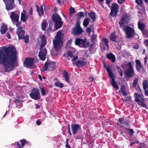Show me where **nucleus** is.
<instances>
[{
    "mask_svg": "<svg viewBox=\"0 0 148 148\" xmlns=\"http://www.w3.org/2000/svg\"><path fill=\"white\" fill-rule=\"evenodd\" d=\"M55 63L52 61H47L44 64V70L45 71H52L55 68Z\"/></svg>",
    "mask_w": 148,
    "mask_h": 148,
    "instance_id": "7",
    "label": "nucleus"
},
{
    "mask_svg": "<svg viewBox=\"0 0 148 148\" xmlns=\"http://www.w3.org/2000/svg\"><path fill=\"white\" fill-rule=\"evenodd\" d=\"M144 43L146 46H148V39H146L144 40Z\"/></svg>",
    "mask_w": 148,
    "mask_h": 148,
    "instance_id": "56",
    "label": "nucleus"
},
{
    "mask_svg": "<svg viewBox=\"0 0 148 148\" xmlns=\"http://www.w3.org/2000/svg\"><path fill=\"white\" fill-rule=\"evenodd\" d=\"M63 24V22L62 21V20L55 22L54 27L55 30H57L62 27Z\"/></svg>",
    "mask_w": 148,
    "mask_h": 148,
    "instance_id": "23",
    "label": "nucleus"
},
{
    "mask_svg": "<svg viewBox=\"0 0 148 148\" xmlns=\"http://www.w3.org/2000/svg\"><path fill=\"white\" fill-rule=\"evenodd\" d=\"M30 97L35 100H38L40 98L39 90L37 88H33L29 94Z\"/></svg>",
    "mask_w": 148,
    "mask_h": 148,
    "instance_id": "5",
    "label": "nucleus"
},
{
    "mask_svg": "<svg viewBox=\"0 0 148 148\" xmlns=\"http://www.w3.org/2000/svg\"><path fill=\"white\" fill-rule=\"evenodd\" d=\"M22 101L18 99H16L15 101V104L17 106H20L22 104Z\"/></svg>",
    "mask_w": 148,
    "mask_h": 148,
    "instance_id": "41",
    "label": "nucleus"
},
{
    "mask_svg": "<svg viewBox=\"0 0 148 148\" xmlns=\"http://www.w3.org/2000/svg\"><path fill=\"white\" fill-rule=\"evenodd\" d=\"M112 0H106V3L108 5H109L110 3L112 1Z\"/></svg>",
    "mask_w": 148,
    "mask_h": 148,
    "instance_id": "59",
    "label": "nucleus"
},
{
    "mask_svg": "<svg viewBox=\"0 0 148 148\" xmlns=\"http://www.w3.org/2000/svg\"><path fill=\"white\" fill-rule=\"evenodd\" d=\"M67 53L68 55L71 58H73L74 57L73 53L70 51H67Z\"/></svg>",
    "mask_w": 148,
    "mask_h": 148,
    "instance_id": "48",
    "label": "nucleus"
},
{
    "mask_svg": "<svg viewBox=\"0 0 148 148\" xmlns=\"http://www.w3.org/2000/svg\"><path fill=\"white\" fill-rule=\"evenodd\" d=\"M138 81V79L137 78L133 80V82L132 83V87L133 88H135L137 86Z\"/></svg>",
    "mask_w": 148,
    "mask_h": 148,
    "instance_id": "40",
    "label": "nucleus"
},
{
    "mask_svg": "<svg viewBox=\"0 0 148 148\" xmlns=\"http://www.w3.org/2000/svg\"><path fill=\"white\" fill-rule=\"evenodd\" d=\"M71 60V61H75L78 59V56H74V57Z\"/></svg>",
    "mask_w": 148,
    "mask_h": 148,
    "instance_id": "51",
    "label": "nucleus"
},
{
    "mask_svg": "<svg viewBox=\"0 0 148 148\" xmlns=\"http://www.w3.org/2000/svg\"><path fill=\"white\" fill-rule=\"evenodd\" d=\"M16 33L18 34V39H24V42L25 43L28 42L29 36L28 35H24L25 31L23 30L22 27L20 26L17 28Z\"/></svg>",
    "mask_w": 148,
    "mask_h": 148,
    "instance_id": "2",
    "label": "nucleus"
},
{
    "mask_svg": "<svg viewBox=\"0 0 148 148\" xmlns=\"http://www.w3.org/2000/svg\"><path fill=\"white\" fill-rule=\"evenodd\" d=\"M73 34L75 35L81 34L83 32L82 28L79 23H77L75 25V27L72 29Z\"/></svg>",
    "mask_w": 148,
    "mask_h": 148,
    "instance_id": "14",
    "label": "nucleus"
},
{
    "mask_svg": "<svg viewBox=\"0 0 148 148\" xmlns=\"http://www.w3.org/2000/svg\"><path fill=\"white\" fill-rule=\"evenodd\" d=\"M85 59H84L85 60ZM87 60L85 61L84 60H77L75 63V64L77 67H82L85 66L87 64Z\"/></svg>",
    "mask_w": 148,
    "mask_h": 148,
    "instance_id": "18",
    "label": "nucleus"
},
{
    "mask_svg": "<svg viewBox=\"0 0 148 148\" xmlns=\"http://www.w3.org/2000/svg\"><path fill=\"white\" fill-rule=\"evenodd\" d=\"M65 147L66 148H71L70 146L69 145V144H66Z\"/></svg>",
    "mask_w": 148,
    "mask_h": 148,
    "instance_id": "64",
    "label": "nucleus"
},
{
    "mask_svg": "<svg viewBox=\"0 0 148 148\" xmlns=\"http://www.w3.org/2000/svg\"><path fill=\"white\" fill-rule=\"evenodd\" d=\"M7 30V26L5 24H3L1 26L0 30L1 34H3L5 33Z\"/></svg>",
    "mask_w": 148,
    "mask_h": 148,
    "instance_id": "28",
    "label": "nucleus"
},
{
    "mask_svg": "<svg viewBox=\"0 0 148 148\" xmlns=\"http://www.w3.org/2000/svg\"><path fill=\"white\" fill-rule=\"evenodd\" d=\"M136 1L137 3L140 5L143 3L142 0H136Z\"/></svg>",
    "mask_w": 148,
    "mask_h": 148,
    "instance_id": "49",
    "label": "nucleus"
},
{
    "mask_svg": "<svg viewBox=\"0 0 148 148\" xmlns=\"http://www.w3.org/2000/svg\"><path fill=\"white\" fill-rule=\"evenodd\" d=\"M138 27L141 31L143 30L145 28V25L144 23H142L140 22H138Z\"/></svg>",
    "mask_w": 148,
    "mask_h": 148,
    "instance_id": "36",
    "label": "nucleus"
},
{
    "mask_svg": "<svg viewBox=\"0 0 148 148\" xmlns=\"http://www.w3.org/2000/svg\"><path fill=\"white\" fill-rule=\"evenodd\" d=\"M78 18H80L83 17L84 15V13L82 12H80L77 14Z\"/></svg>",
    "mask_w": 148,
    "mask_h": 148,
    "instance_id": "46",
    "label": "nucleus"
},
{
    "mask_svg": "<svg viewBox=\"0 0 148 148\" xmlns=\"http://www.w3.org/2000/svg\"><path fill=\"white\" fill-rule=\"evenodd\" d=\"M89 79L92 82L93 81V80L94 79V78L92 76L90 77H89Z\"/></svg>",
    "mask_w": 148,
    "mask_h": 148,
    "instance_id": "62",
    "label": "nucleus"
},
{
    "mask_svg": "<svg viewBox=\"0 0 148 148\" xmlns=\"http://www.w3.org/2000/svg\"><path fill=\"white\" fill-rule=\"evenodd\" d=\"M40 39L41 44L40 47L41 48H44L47 43V39L44 35H42Z\"/></svg>",
    "mask_w": 148,
    "mask_h": 148,
    "instance_id": "19",
    "label": "nucleus"
},
{
    "mask_svg": "<svg viewBox=\"0 0 148 148\" xmlns=\"http://www.w3.org/2000/svg\"><path fill=\"white\" fill-rule=\"evenodd\" d=\"M27 16H26V14L25 10H23V12L21 13V20L23 22H25L27 18Z\"/></svg>",
    "mask_w": 148,
    "mask_h": 148,
    "instance_id": "26",
    "label": "nucleus"
},
{
    "mask_svg": "<svg viewBox=\"0 0 148 148\" xmlns=\"http://www.w3.org/2000/svg\"><path fill=\"white\" fill-rule=\"evenodd\" d=\"M89 16L91 18L93 22H95L96 19V16L95 13L92 12H91L88 13Z\"/></svg>",
    "mask_w": 148,
    "mask_h": 148,
    "instance_id": "31",
    "label": "nucleus"
},
{
    "mask_svg": "<svg viewBox=\"0 0 148 148\" xmlns=\"http://www.w3.org/2000/svg\"><path fill=\"white\" fill-rule=\"evenodd\" d=\"M53 26L52 22L51 21L49 22V28L47 29V32L48 33H49L51 30V29Z\"/></svg>",
    "mask_w": 148,
    "mask_h": 148,
    "instance_id": "38",
    "label": "nucleus"
},
{
    "mask_svg": "<svg viewBox=\"0 0 148 148\" xmlns=\"http://www.w3.org/2000/svg\"><path fill=\"white\" fill-rule=\"evenodd\" d=\"M20 13L19 10L11 12L10 18L14 23V21L18 22L19 21Z\"/></svg>",
    "mask_w": 148,
    "mask_h": 148,
    "instance_id": "12",
    "label": "nucleus"
},
{
    "mask_svg": "<svg viewBox=\"0 0 148 148\" xmlns=\"http://www.w3.org/2000/svg\"><path fill=\"white\" fill-rule=\"evenodd\" d=\"M106 70L108 72L109 76L110 77L112 80L111 84L113 87L118 89L119 88L118 85L116 83V82L114 78V75L112 72L111 71V67L109 65L106 67Z\"/></svg>",
    "mask_w": 148,
    "mask_h": 148,
    "instance_id": "3",
    "label": "nucleus"
},
{
    "mask_svg": "<svg viewBox=\"0 0 148 148\" xmlns=\"http://www.w3.org/2000/svg\"><path fill=\"white\" fill-rule=\"evenodd\" d=\"M3 1L5 3L6 9L7 10H10L15 7L14 0H3Z\"/></svg>",
    "mask_w": 148,
    "mask_h": 148,
    "instance_id": "10",
    "label": "nucleus"
},
{
    "mask_svg": "<svg viewBox=\"0 0 148 148\" xmlns=\"http://www.w3.org/2000/svg\"><path fill=\"white\" fill-rule=\"evenodd\" d=\"M143 88L144 90H146L148 87V81L147 80L143 81Z\"/></svg>",
    "mask_w": 148,
    "mask_h": 148,
    "instance_id": "37",
    "label": "nucleus"
},
{
    "mask_svg": "<svg viewBox=\"0 0 148 148\" xmlns=\"http://www.w3.org/2000/svg\"><path fill=\"white\" fill-rule=\"evenodd\" d=\"M118 122L121 125H124L127 126H129L130 123L129 121L128 120H125L123 117L119 118V119Z\"/></svg>",
    "mask_w": 148,
    "mask_h": 148,
    "instance_id": "22",
    "label": "nucleus"
},
{
    "mask_svg": "<svg viewBox=\"0 0 148 148\" xmlns=\"http://www.w3.org/2000/svg\"><path fill=\"white\" fill-rule=\"evenodd\" d=\"M90 21V19L89 18H85L83 22L84 26L85 27H87L89 24Z\"/></svg>",
    "mask_w": 148,
    "mask_h": 148,
    "instance_id": "29",
    "label": "nucleus"
},
{
    "mask_svg": "<svg viewBox=\"0 0 148 148\" xmlns=\"http://www.w3.org/2000/svg\"><path fill=\"white\" fill-rule=\"evenodd\" d=\"M126 129L130 132L129 134L131 136H132L134 133V131L132 129H129L127 127L126 128Z\"/></svg>",
    "mask_w": 148,
    "mask_h": 148,
    "instance_id": "43",
    "label": "nucleus"
},
{
    "mask_svg": "<svg viewBox=\"0 0 148 148\" xmlns=\"http://www.w3.org/2000/svg\"><path fill=\"white\" fill-rule=\"evenodd\" d=\"M123 101H125L126 102H128L129 103V102H130L132 100L131 97H126L125 99H122Z\"/></svg>",
    "mask_w": 148,
    "mask_h": 148,
    "instance_id": "42",
    "label": "nucleus"
},
{
    "mask_svg": "<svg viewBox=\"0 0 148 148\" xmlns=\"http://www.w3.org/2000/svg\"><path fill=\"white\" fill-rule=\"evenodd\" d=\"M134 96L135 97V101L137 102L138 104L141 105L143 107L145 106L144 102V99L140 94L136 93Z\"/></svg>",
    "mask_w": 148,
    "mask_h": 148,
    "instance_id": "13",
    "label": "nucleus"
},
{
    "mask_svg": "<svg viewBox=\"0 0 148 148\" xmlns=\"http://www.w3.org/2000/svg\"><path fill=\"white\" fill-rule=\"evenodd\" d=\"M129 20V18L127 16L124 15L123 16L121 19V21L119 22L120 27H122L128 23Z\"/></svg>",
    "mask_w": 148,
    "mask_h": 148,
    "instance_id": "17",
    "label": "nucleus"
},
{
    "mask_svg": "<svg viewBox=\"0 0 148 148\" xmlns=\"http://www.w3.org/2000/svg\"><path fill=\"white\" fill-rule=\"evenodd\" d=\"M36 124L38 125H40L41 123V122L40 121V120H38L36 121Z\"/></svg>",
    "mask_w": 148,
    "mask_h": 148,
    "instance_id": "61",
    "label": "nucleus"
},
{
    "mask_svg": "<svg viewBox=\"0 0 148 148\" xmlns=\"http://www.w3.org/2000/svg\"><path fill=\"white\" fill-rule=\"evenodd\" d=\"M36 10L38 13L39 15L40 16H41L44 14V12L43 10H40V8L37 5H36Z\"/></svg>",
    "mask_w": 148,
    "mask_h": 148,
    "instance_id": "33",
    "label": "nucleus"
},
{
    "mask_svg": "<svg viewBox=\"0 0 148 148\" xmlns=\"http://www.w3.org/2000/svg\"><path fill=\"white\" fill-rule=\"evenodd\" d=\"M103 45V49L104 50H106L109 48L108 45V39L106 38H104L102 40Z\"/></svg>",
    "mask_w": 148,
    "mask_h": 148,
    "instance_id": "21",
    "label": "nucleus"
},
{
    "mask_svg": "<svg viewBox=\"0 0 148 148\" xmlns=\"http://www.w3.org/2000/svg\"><path fill=\"white\" fill-rule=\"evenodd\" d=\"M6 36L8 37V38L9 39H10L11 38V36L10 34L8 32L6 33Z\"/></svg>",
    "mask_w": 148,
    "mask_h": 148,
    "instance_id": "57",
    "label": "nucleus"
},
{
    "mask_svg": "<svg viewBox=\"0 0 148 148\" xmlns=\"http://www.w3.org/2000/svg\"><path fill=\"white\" fill-rule=\"evenodd\" d=\"M55 84L56 86L60 88H62L64 87V84L58 81L55 82Z\"/></svg>",
    "mask_w": 148,
    "mask_h": 148,
    "instance_id": "39",
    "label": "nucleus"
},
{
    "mask_svg": "<svg viewBox=\"0 0 148 148\" xmlns=\"http://www.w3.org/2000/svg\"><path fill=\"white\" fill-rule=\"evenodd\" d=\"M116 37L117 36L116 35L115 33L114 32H113L111 34L110 39L112 41L118 42V41H116Z\"/></svg>",
    "mask_w": 148,
    "mask_h": 148,
    "instance_id": "35",
    "label": "nucleus"
},
{
    "mask_svg": "<svg viewBox=\"0 0 148 148\" xmlns=\"http://www.w3.org/2000/svg\"><path fill=\"white\" fill-rule=\"evenodd\" d=\"M139 48V45L138 44L133 46V48L136 49H138Z\"/></svg>",
    "mask_w": 148,
    "mask_h": 148,
    "instance_id": "60",
    "label": "nucleus"
},
{
    "mask_svg": "<svg viewBox=\"0 0 148 148\" xmlns=\"http://www.w3.org/2000/svg\"><path fill=\"white\" fill-rule=\"evenodd\" d=\"M107 58L110 61L113 63L115 62L116 58L115 56L112 53L107 54L106 56Z\"/></svg>",
    "mask_w": 148,
    "mask_h": 148,
    "instance_id": "24",
    "label": "nucleus"
},
{
    "mask_svg": "<svg viewBox=\"0 0 148 148\" xmlns=\"http://www.w3.org/2000/svg\"><path fill=\"white\" fill-rule=\"evenodd\" d=\"M119 6L116 3H113L112 6L110 7L111 11L110 15L112 17H116L117 16V13L118 12Z\"/></svg>",
    "mask_w": 148,
    "mask_h": 148,
    "instance_id": "8",
    "label": "nucleus"
},
{
    "mask_svg": "<svg viewBox=\"0 0 148 148\" xmlns=\"http://www.w3.org/2000/svg\"><path fill=\"white\" fill-rule=\"evenodd\" d=\"M143 32V35L145 36V37H148V32L147 30H145V29L141 31Z\"/></svg>",
    "mask_w": 148,
    "mask_h": 148,
    "instance_id": "44",
    "label": "nucleus"
},
{
    "mask_svg": "<svg viewBox=\"0 0 148 148\" xmlns=\"http://www.w3.org/2000/svg\"><path fill=\"white\" fill-rule=\"evenodd\" d=\"M62 32L61 31H58L55 36L54 40H53V44L55 49L58 51L63 45V42L61 39Z\"/></svg>",
    "mask_w": 148,
    "mask_h": 148,
    "instance_id": "1",
    "label": "nucleus"
},
{
    "mask_svg": "<svg viewBox=\"0 0 148 148\" xmlns=\"http://www.w3.org/2000/svg\"><path fill=\"white\" fill-rule=\"evenodd\" d=\"M34 58H27L24 61L23 64L25 67H29L32 66L33 64Z\"/></svg>",
    "mask_w": 148,
    "mask_h": 148,
    "instance_id": "15",
    "label": "nucleus"
},
{
    "mask_svg": "<svg viewBox=\"0 0 148 148\" xmlns=\"http://www.w3.org/2000/svg\"><path fill=\"white\" fill-rule=\"evenodd\" d=\"M97 37V35H93L92 36L91 38V40L92 41H94L95 40L96 38Z\"/></svg>",
    "mask_w": 148,
    "mask_h": 148,
    "instance_id": "52",
    "label": "nucleus"
},
{
    "mask_svg": "<svg viewBox=\"0 0 148 148\" xmlns=\"http://www.w3.org/2000/svg\"><path fill=\"white\" fill-rule=\"evenodd\" d=\"M16 22V26L18 28L19 27V26L21 25V22H19L18 21V22Z\"/></svg>",
    "mask_w": 148,
    "mask_h": 148,
    "instance_id": "58",
    "label": "nucleus"
},
{
    "mask_svg": "<svg viewBox=\"0 0 148 148\" xmlns=\"http://www.w3.org/2000/svg\"><path fill=\"white\" fill-rule=\"evenodd\" d=\"M86 32L87 33H88L89 34H90L91 32V27H90V26L86 28Z\"/></svg>",
    "mask_w": 148,
    "mask_h": 148,
    "instance_id": "50",
    "label": "nucleus"
},
{
    "mask_svg": "<svg viewBox=\"0 0 148 148\" xmlns=\"http://www.w3.org/2000/svg\"><path fill=\"white\" fill-rule=\"evenodd\" d=\"M71 127L72 133L74 135L77 133L81 129L80 125L78 124H72Z\"/></svg>",
    "mask_w": 148,
    "mask_h": 148,
    "instance_id": "16",
    "label": "nucleus"
},
{
    "mask_svg": "<svg viewBox=\"0 0 148 148\" xmlns=\"http://www.w3.org/2000/svg\"><path fill=\"white\" fill-rule=\"evenodd\" d=\"M70 11L71 13H74L75 12V9L72 8V7H71L70 8Z\"/></svg>",
    "mask_w": 148,
    "mask_h": 148,
    "instance_id": "53",
    "label": "nucleus"
},
{
    "mask_svg": "<svg viewBox=\"0 0 148 148\" xmlns=\"http://www.w3.org/2000/svg\"><path fill=\"white\" fill-rule=\"evenodd\" d=\"M20 141L21 144V145L19 142H18L17 143V146L20 148H23V147L24 146L25 144L26 145H30V143L24 139H22Z\"/></svg>",
    "mask_w": 148,
    "mask_h": 148,
    "instance_id": "20",
    "label": "nucleus"
},
{
    "mask_svg": "<svg viewBox=\"0 0 148 148\" xmlns=\"http://www.w3.org/2000/svg\"><path fill=\"white\" fill-rule=\"evenodd\" d=\"M40 89L41 93V95L42 96H44L46 95V91L43 87H40Z\"/></svg>",
    "mask_w": 148,
    "mask_h": 148,
    "instance_id": "45",
    "label": "nucleus"
},
{
    "mask_svg": "<svg viewBox=\"0 0 148 148\" xmlns=\"http://www.w3.org/2000/svg\"><path fill=\"white\" fill-rule=\"evenodd\" d=\"M47 54V51L46 48H41L40 47V51L38 53V57L40 59L44 61L45 60L46 56Z\"/></svg>",
    "mask_w": 148,
    "mask_h": 148,
    "instance_id": "11",
    "label": "nucleus"
},
{
    "mask_svg": "<svg viewBox=\"0 0 148 148\" xmlns=\"http://www.w3.org/2000/svg\"><path fill=\"white\" fill-rule=\"evenodd\" d=\"M120 91L123 94V95L126 96L127 95V93L126 91L125 88L124 86H121Z\"/></svg>",
    "mask_w": 148,
    "mask_h": 148,
    "instance_id": "34",
    "label": "nucleus"
},
{
    "mask_svg": "<svg viewBox=\"0 0 148 148\" xmlns=\"http://www.w3.org/2000/svg\"><path fill=\"white\" fill-rule=\"evenodd\" d=\"M52 18L53 21L54 22L62 20L61 18L57 13L53 14Z\"/></svg>",
    "mask_w": 148,
    "mask_h": 148,
    "instance_id": "25",
    "label": "nucleus"
},
{
    "mask_svg": "<svg viewBox=\"0 0 148 148\" xmlns=\"http://www.w3.org/2000/svg\"><path fill=\"white\" fill-rule=\"evenodd\" d=\"M147 56H146L144 58V63L145 65L147 63Z\"/></svg>",
    "mask_w": 148,
    "mask_h": 148,
    "instance_id": "54",
    "label": "nucleus"
},
{
    "mask_svg": "<svg viewBox=\"0 0 148 148\" xmlns=\"http://www.w3.org/2000/svg\"><path fill=\"white\" fill-rule=\"evenodd\" d=\"M136 67L137 70L139 71L142 67V65L140 61L138 60H135Z\"/></svg>",
    "mask_w": 148,
    "mask_h": 148,
    "instance_id": "27",
    "label": "nucleus"
},
{
    "mask_svg": "<svg viewBox=\"0 0 148 148\" xmlns=\"http://www.w3.org/2000/svg\"><path fill=\"white\" fill-rule=\"evenodd\" d=\"M125 1V0H117L118 3L120 4H122Z\"/></svg>",
    "mask_w": 148,
    "mask_h": 148,
    "instance_id": "55",
    "label": "nucleus"
},
{
    "mask_svg": "<svg viewBox=\"0 0 148 148\" xmlns=\"http://www.w3.org/2000/svg\"><path fill=\"white\" fill-rule=\"evenodd\" d=\"M87 40L86 38L81 39L77 38L75 40V43L76 45L80 46L84 48H87L89 45V43L86 42Z\"/></svg>",
    "mask_w": 148,
    "mask_h": 148,
    "instance_id": "6",
    "label": "nucleus"
},
{
    "mask_svg": "<svg viewBox=\"0 0 148 148\" xmlns=\"http://www.w3.org/2000/svg\"><path fill=\"white\" fill-rule=\"evenodd\" d=\"M72 41L71 40H68L66 43L67 45L70 44L71 43Z\"/></svg>",
    "mask_w": 148,
    "mask_h": 148,
    "instance_id": "63",
    "label": "nucleus"
},
{
    "mask_svg": "<svg viewBox=\"0 0 148 148\" xmlns=\"http://www.w3.org/2000/svg\"><path fill=\"white\" fill-rule=\"evenodd\" d=\"M63 74L65 77L66 82H69V77L68 73L66 71H64L63 73Z\"/></svg>",
    "mask_w": 148,
    "mask_h": 148,
    "instance_id": "32",
    "label": "nucleus"
},
{
    "mask_svg": "<svg viewBox=\"0 0 148 148\" xmlns=\"http://www.w3.org/2000/svg\"><path fill=\"white\" fill-rule=\"evenodd\" d=\"M47 23L46 20H43L41 24V29L43 31L45 30Z\"/></svg>",
    "mask_w": 148,
    "mask_h": 148,
    "instance_id": "30",
    "label": "nucleus"
},
{
    "mask_svg": "<svg viewBox=\"0 0 148 148\" xmlns=\"http://www.w3.org/2000/svg\"><path fill=\"white\" fill-rule=\"evenodd\" d=\"M127 66H129V68L126 69L124 71L125 74L128 77H134L135 73L131 62H129L127 64Z\"/></svg>",
    "mask_w": 148,
    "mask_h": 148,
    "instance_id": "4",
    "label": "nucleus"
},
{
    "mask_svg": "<svg viewBox=\"0 0 148 148\" xmlns=\"http://www.w3.org/2000/svg\"><path fill=\"white\" fill-rule=\"evenodd\" d=\"M116 69L118 71V72L120 73V76H122L123 75L122 70L119 66H117Z\"/></svg>",
    "mask_w": 148,
    "mask_h": 148,
    "instance_id": "47",
    "label": "nucleus"
},
{
    "mask_svg": "<svg viewBox=\"0 0 148 148\" xmlns=\"http://www.w3.org/2000/svg\"><path fill=\"white\" fill-rule=\"evenodd\" d=\"M124 29L125 30L127 38H132L134 36L135 33V31L130 27L126 26Z\"/></svg>",
    "mask_w": 148,
    "mask_h": 148,
    "instance_id": "9",
    "label": "nucleus"
}]
</instances>
